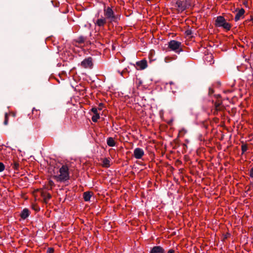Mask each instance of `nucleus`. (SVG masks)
<instances>
[{
  "label": "nucleus",
  "mask_w": 253,
  "mask_h": 253,
  "mask_svg": "<svg viewBox=\"0 0 253 253\" xmlns=\"http://www.w3.org/2000/svg\"><path fill=\"white\" fill-rule=\"evenodd\" d=\"M210 57L212 58V55H210Z\"/></svg>",
  "instance_id": "obj_32"
},
{
  "label": "nucleus",
  "mask_w": 253,
  "mask_h": 253,
  "mask_svg": "<svg viewBox=\"0 0 253 253\" xmlns=\"http://www.w3.org/2000/svg\"><path fill=\"white\" fill-rule=\"evenodd\" d=\"M169 84H173V83L172 82H170Z\"/></svg>",
  "instance_id": "obj_30"
},
{
  "label": "nucleus",
  "mask_w": 253,
  "mask_h": 253,
  "mask_svg": "<svg viewBox=\"0 0 253 253\" xmlns=\"http://www.w3.org/2000/svg\"><path fill=\"white\" fill-rule=\"evenodd\" d=\"M57 181H65L69 179V169L66 165H63L60 168L58 173L54 175Z\"/></svg>",
  "instance_id": "obj_2"
},
{
  "label": "nucleus",
  "mask_w": 253,
  "mask_h": 253,
  "mask_svg": "<svg viewBox=\"0 0 253 253\" xmlns=\"http://www.w3.org/2000/svg\"><path fill=\"white\" fill-rule=\"evenodd\" d=\"M247 150H248V146L247 145L244 144V145H242V153H245V152L247 151Z\"/></svg>",
  "instance_id": "obj_21"
},
{
  "label": "nucleus",
  "mask_w": 253,
  "mask_h": 253,
  "mask_svg": "<svg viewBox=\"0 0 253 253\" xmlns=\"http://www.w3.org/2000/svg\"><path fill=\"white\" fill-rule=\"evenodd\" d=\"M103 14L104 17L106 18L109 23L117 22L119 19L118 15H116L112 8L109 6L104 7Z\"/></svg>",
  "instance_id": "obj_1"
},
{
  "label": "nucleus",
  "mask_w": 253,
  "mask_h": 253,
  "mask_svg": "<svg viewBox=\"0 0 253 253\" xmlns=\"http://www.w3.org/2000/svg\"><path fill=\"white\" fill-rule=\"evenodd\" d=\"M85 41V38L83 36H80L76 40V42L79 43H84Z\"/></svg>",
  "instance_id": "obj_17"
},
{
  "label": "nucleus",
  "mask_w": 253,
  "mask_h": 253,
  "mask_svg": "<svg viewBox=\"0 0 253 253\" xmlns=\"http://www.w3.org/2000/svg\"><path fill=\"white\" fill-rule=\"evenodd\" d=\"M118 72L122 76L123 72L118 71Z\"/></svg>",
  "instance_id": "obj_28"
},
{
  "label": "nucleus",
  "mask_w": 253,
  "mask_h": 253,
  "mask_svg": "<svg viewBox=\"0 0 253 253\" xmlns=\"http://www.w3.org/2000/svg\"><path fill=\"white\" fill-rule=\"evenodd\" d=\"M99 106H100V107H102V104L100 103Z\"/></svg>",
  "instance_id": "obj_29"
},
{
  "label": "nucleus",
  "mask_w": 253,
  "mask_h": 253,
  "mask_svg": "<svg viewBox=\"0 0 253 253\" xmlns=\"http://www.w3.org/2000/svg\"><path fill=\"white\" fill-rule=\"evenodd\" d=\"M187 132V130L184 128H182L179 130V134H182L184 135L185 133H186Z\"/></svg>",
  "instance_id": "obj_20"
},
{
  "label": "nucleus",
  "mask_w": 253,
  "mask_h": 253,
  "mask_svg": "<svg viewBox=\"0 0 253 253\" xmlns=\"http://www.w3.org/2000/svg\"><path fill=\"white\" fill-rule=\"evenodd\" d=\"M137 66L139 67L140 70H143L145 69L147 66V61L145 60H142L136 62Z\"/></svg>",
  "instance_id": "obj_10"
},
{
  "label": "nucleus",
  "mask_w": 253,
  "mask_h": 253,
  "mask_svg": "<svg viewBox=\"0 0 253 253\" xmlns=\"http://www.w3.org/2000/svg\"><path fill=\"white\" fill-rule=\"evenodd\" d=\"M100 116L99 114H94L92 117V121L93 122H96L99 119Z\"/></svg>",
  "instance_id": "obj_18"
},
{
  "label": "nucleus",
  "mask_w": 253,
  "mask_h": 253,
  "mask_svg": "<svg viewBox=\"0 0 253 253\" xmlns=\"http://www.w3.org/2000/svg\"><path fill=\"white\" fill-rule=\"evenodd\" d=\"M174 6L178 12H182L188 7L186 0H175Z\"/></svg>",
  "instance_id": "obj_5"
},
{
  "label": "nucleus",
  "mask_w": 253,
  "mask_h": 253,
  "mask_svg": "<svg viewBox=\"0 0 253 253\" xmlns=\"http://www.w3.org/2000/svg\"><path fill=\"white\" fill-rule=\"evenodd\" d=\"M30 215V211L28 209H24L20 213L21 217L23 219H26Z\"/></svg>",
  "instance_id": "obj_12"
},
{
  "label": "nucleus",
  "mask_w": 253,
  "mask_h": 253,
  "mask_svg": "<svg viewBox=\"0 0 253 253\" xmlns=\"http://www.w3.org/2000/svg\"><path fill=\"white\" fill-rule=\"evenodd\" d=\"M42 196L44 202L46 203L48 201V200L51 197V195L49 193H46V192H42Z\"/></svg>",
  "instance_id": "obj_14"
},
{
  "label": "nucleus",
  "mask_w": 253,
  "mask_h": 253,
  "mask_svg": "<svg viewBox=\"0 0 253 253\" xmlns=\"http://www.w3.org/2000/svg\"><path fill=\"white\" fill-rule=\"evenodd\" d=\"M150 253H165V250L161 246L154 247Z\"/></svg>",
  "instance_id": "obj_9"
},
{
  "label": "nucleus",
  "mask_w": 253,
  "mask_h": 253,
  "mask_svg": "<svg viewBox=\"0 0 253 253\" xmlns=\"http://www.w3.org/2000/svg\"><path fill=\"white\" fill-rule=\"evenodd\" d=\"M245 13V10L243 8L240 9L237 13L236 14L235 16V21H238L242 17H243L244 14Z\"/></svg>",
  "instance_id": "obj_11"
},
{
  "label": "nucleus",
  "mask_w": 253,
  "mask_h": 253,
  "mask_svg": "<svg viewBox=\"0 0 253 253\" xmlns=\"http://www.w3.org/2000/svg\"><path fill=\"white\" fill-rule=\"evenodd\" d=\"M81 65L82 67L84 68H91L93 66L92 58L89 57L85 58L81 63Z\"/></svg>",
  "instance_id": "obj_6"
},
{
  "label": "nucleus",
  "mask_w": 253,
  "mask_h": 253,
  "mask_svg": "<svg viewBox=\"0 0 253 253\" xmlns=\"http://www.w3.org/2000/svg\"><path fill=\"white\" fill-rule=\"evenodd\" d=\"M144 155L143 150L140 148H136L133 151V156L136 159H140Z\"/></svg>",
  "instance_id": "obj_7"
},
{
  "label": "nucleus",
  "mask_w": 253,
  "mask_h": 253,
  "mask_svg": "<svg viewBox=\"0 0 253 253\" xmlns=\"http://www.w3.org/2000/svg\"><path fill=\"white\" fill-rule=\"evenodd\" d=\"M167 253H175V252L173 250L170 249L168 251Z\"/></svg>",
  "instance_id": "obj_27"
},
{
  "label": "nucleus",
  "mask_w": 253,
  "mask_h": 253,
  "mask_svg": "<svg viewBox=\"0 0 253 253\" xmlns=\"http://www.w3.org/2000/svg\"><path fill=\"white\" fill-rule=\"evenodd\" d=\"M108 22L106 18L104 17L101 16V18H98L95 22H94V24L100 28H102Z\"/></svg>",
  "instance_id": "obj_8"
},
{
  "label": "nucleus",
  "mask_w": 253,
  "mask_h": 253,
  "mask_svg": "<svg viewBox=\"0 0 253 253\" xmlns=\"http://www.w3.org/2000/svg\"><path fill=\"white\" fill-rule=\"evenodd\" d=\"M107 144L110 147H114L116 145V142L114 138L110 137L107 139Z\"/></svg>",
  "instance_id": "obj_15"
},
{
  "label": "nucleus",
  "mask_w": 253,
  "mask_h": 253,
  "mask_svg": "<svg viewBox=\"0 0 253 253\" xmlns=\"http://www.w3.org/2000/svg\"><path fill=\"white\" fill-rule=\"evenodd\" d=\"M102 166L105 168H109L110 166V161L108 158H104L102 160Z\"/></svg>",
  "instance_id": "obj_16"
},
{
  "label": "nucleus",
  "mask_w": 253,
  "mask_h": 253,
  "mask_svg": "<svg viewBox=\"0 0 253 253\" xmlns=\"http://www.w3.org/2000/svg\"><path fill=\"white\" fill-rule=\"evenodd\" d=\"M11 166L12 167V168L14 169H18L19 167V164L15 162L12 163Z\"/></svg>",
  "instance_id": "obj_19"
},
{
  "label": "nucleus",
  "mask_w": 253,
  "mask_h": 253,
  "mask_svg": "<svg viewBox=\"0 0 253 253\" xmlns=\"http://www.w3.org/2000/svg\"><path fill=\"white\" fill-rule=\"evenodd\" d=\"M215 25L218 27H222L227 30H229L231 28L230 24L227 22L225 18L221 16L217 17L215 20Z\"/></svg>",
  "instance_id": "obj_3"
},
{
  "label": "nucleus",
  "mask_w": 253,
  "mask_h": 253,
  "mask_svg": "<svg viewBox=\"0 0 253 253\" xmlns=\"http://www.w3.org/2000/svg\"><path fill=\"white\" fill-rule=\"evenodd\" d=\"M98 109H99V110H101V109H102V108H101V107H99Z\"/></svg>",
  "instance_id": "obj_31"
},
{
  "label": "nucleus",
  "mask_w": 253,
  "mask_h": 253,
  "mask_svg": "<svg viewBox=\"0 0 253 253\" xmlns=\"http://www.w3.org/2000/svg\"><path fill=\"white\" fill-rule=\"evenodd\" d=\"M54 250L52 248H48L47 251V253H53Z\"/></svg>",
  "instance_id": "obj_26"
},
{
  "label": "nucleus",
  "mask_w": 253,
  "mask_h": 253,
  "mask_svg": "<svg viewBox=\"0 0 253 253\" xmlns=\"http://www.w3.org/2000/svg\"><path fill=\"white\" fill-rule=\"evenodd\" d=\"M91 112H92L94 114H98L97 113V108H95V107H93L92 109H91Z\"/></svg>",
  "instance_id": "obj_24"
},
{
  "label": "nucleus",
  "mask_w": 253,
  "mask_h": 253,
  "mask_svg": "<svg viewBox=\"0 0 253 253\" xmlns=\"http://www.w3.org/2000/svg\"><path fill=\"white\" fill-rule=\"evenodd\" d=\"M5 166L2 163L0 162V172H2L4 170Z\"/></svg>",
  "instance_id": "obj_22"
},
{
  "label": "nucleus",
  "mask_w": 253,
  "mask_h": 253,
  "mask_svg": "<svg viewBox=\"0 0 253 253\" xmlns=\"http://www.w3.org/2000/svg\"><path fill=\"white\" fill-rule=\"evenodd\" d=\"M8 124V115L7 113L5 114V120L4 121V125H7Z\"/></svg>",
  "instance_id": "obj_23"
},
{
  "label": "nucleus",
  "mask_w": 253,
  "mask_h": 253,
  "mask_svg": "<svg viewBox=\"0 0 253 253\" xmlns=\"http://www.w3.org/2000/svg\"><path fill=\"white\" fill-rule=\"evenodd\" d=\"M92 193L89 191L85 192L83 194L84 199L85 202H89L92 196Z\"/></svg>",
  "instance_id": "obj_13"
},
{
  "label": "nucleus",
  "mask_w": 253,
  "mask_h": 253,
  "mask_svg": "<svg viewBox=\"0 0 253 253\" xmlns=\"http://www.w3.org/2000/svg\"><path fill=\"white\" fill-rule=\"evenodd\" d=\"M250 176L251 177L253 178V167L250 170Z\"/></svg>",
  "instance_id": "obj_25"
},
{
  "label": "nucleus",
  "mask_w": 253,
  "mask_h": 253,
  "mask_svg": "<svg viewBox=\"0 0 253 253\" xmlns=\"http://www.w3.org/2000/svg\"><path fill=\"white\" fill-rule=\"evenodd\" d=\"M181 42L175 40H171L169 42V47L171 50L176 53H179L182 51L181 47Z\"/></svg>",
  "instance_id": "obj_4"
}]
</instances>
